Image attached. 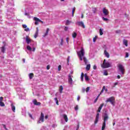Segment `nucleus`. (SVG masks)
I'll use <instances>...</instances> for the list:
<instances>
[{"instance_id":"obj_1","label":"nucleus","mask_w":130,"mask_h":130,"mask_svg":"<svg viewBox=\"0 0 130 130\" xmlns=\"http://www.w3.org/2000/svg\"><path fill=\"white\" fill-rule=\"evenodd\" d=\"M77 54L78 55V57L79 58L80 60H83L85 64H87V63H88V60L87 59V58L85 57V49H83V48H81L80 51L77 52Z\"/></svg>"},{"instance_id":"obj_2","label":"nucleus","mask_w":130,"mask_h":130,"mask_svg":"<svg viewBox=\"0 0 130 130\" xmlns=\"http://www.w3.org/2000/svg\"><path fill=\"white\" fill-rule=\"evenodd\" d=\"M103 117L104 118V122L103 123L102 130H104L105 129V127L106 126V122L107 121V120H108V118H109L107 112H105L104 113V115L103 116Z\"/></svg>"},{"instance_id":"obj_3","label":"nucleus","mask_w":130,"mask_h":130,"mask_svg":"<svg viewBox=\"0 0 130 130\" xmlns=\"http://www.w3.org/2000/svg\"><path fill=\"white\" fill-rule=\"evenodd\" d=\"M103 69H108V68H111L112 66L111 65V62L109 61L106 62V59H104L103 63L101 65Z\"/></svg>"},{"instance_id":"obj_4","label":"nucleus","mask_w":130,"mask_h":130,"mask_svg":"<svg viewBox=\"0 0 130 130\" xmlns=\"http://www.w3.org/2000/svg\"><path fill=\"white\" fill-rule=\"evenodd\" d=\"M118 71L120 73H121V75H124V72L125 71V69H124V67L122 64H119L118 66Z\"/></svg>"},{"instance_id":"obj_5","label":"nucleus","mask_w":130,"mask_h":130,"mask_svg":"<svg viewBox=\"0 0 130 130\" xmlns=\"http://www.w3.org/2000/svg\"><path fill=\"white\" fill-rule=\"evenodd\" d=\"M42 122H44V114L43 113H41V115L40 116L39 121L38 122V123H41Z\"/></svg>"},{"instance_id":"obj_6","label":"nucleus","mask_w":130,"mask_h":130,"mask_svg":"<svg viewBox=\"0 0 130 130\" xmlns=\"http://www.w3.org/2000/svg\"><path fill=\"white\" fill-rule=\"evenodd\" d=\"M106 102H110V103L112 105H114L115 104V99H114V98H110V99H108L106 101Z\"/></svg>"},{"instance_id":"obj_7","label":"nucleus","mask_w":130,"mask_h":130,"mask_svg":"<svg viewBox=\"0 0 130 130\" xmlns=\"http://www.w3.org/2000/svg\"><path fill=\"white\" fill-rule=\"evenodd\" d=\"M26 49L28 50V51H33V52H35V50H36V48L33 47L32 48L31 46L27 45L26 47Z\"/></svg>"},{"instance_id":"obj_8","label":"nucleus","mask_w":130,"mask_h":130,"mask_svg":"<svg viewBox=\"0 0 130 130\" xmlns=\"http://www.w3.org/2000/svg\"><path fill=\"white\" fill-rule=\"evenodd\" d=\"M34 21H36L35 22V25H38L39 22H42V23H43V21H42L40 19H39V18H38L37 17H34Z\"/></svg>"},{"instance_id":"obj_9","label":"nucleus","mask_w":130,"mask_h":130,"mask_svg":"<svg viewBox=\"0 0 130 130\" xmlns=\"http://www.w3.org/2000/svg\"><path fill=\"white\" fill-rule=\"evenodd\" d=\"M73 76H68V83L70 85H73Z\"/></svg>"},{"instance_id":"obj_10","label":"nucleus","mask_w":130,"mask_h":130,"mask_svg":"<svg viewBox=\"0 0 130 130\" xmlns=\"http://www.w3.org/2000/svg\"><path fill=\"white\" fill-rule=\"evenodd\" d=\"M76 24L82 27L83 28H85V24H84V22H83V21H78L76 23Z\"/></svg>"},{"instance_id":"obj_11","label":"nucleus","mask_w":130,"mask_h":130,"mask_svg":"<svg viewBox=\"0 0 130 130\" xmlns=\"http://www.w3.org/2000/svg\"><path fill=\"white\" fill-rule=\"evenodd\" d=\"M103 13L105 16H107L108 15V14H109L108 10L106 9V8L103 9Z\"/></svg>"},{"instance_id":"obj_12","label":"nucleus","mask_w":130,"mask_h":130,"mask_svg":"<svg viewBox=\"0 0 130 130\" xmlns=\"http://www.w3.org/2000/svg\"><path fill=\"white\" fill-rule=\"evenodd\" d=\"M33 103H34V105L39 106L41 105V103L38 102L37 100H34Z\"/></svg>"},{"instance_id":"obj_13","label":"nucleus","mask_w":130,"mask_h":130,"mask_svg":"<svg viewBox=\"0 0 130 130\" xmlns=\"http://www.w3.org/2000/svg\"><path fill=\"white\" fill-rule=\"evenodd\" d=\"M3 101H4V98H0V106L2 107H5V103Z\"/></svg>"},{"instance_id":"obj_14","label":"nucleus","mask_w":130,"mask_h":130,"mask_svg":"<svg viewBox=\"0 0 130 130\" xmlns=\"http://www.w3.org/2000/svg\"><path fill=\"white\" fill-rule=\"evenodd\" d=\"M25 39L27 44H30V43H31V39H30V38H29V37L28 36H26Z\"/></svg>"},{"instance_id":"obj_15","label":"nucleus","mask_w":130,"mask_h":130,"mask_svg":"<svg viewBox=\"0 0 130 130\" xmlns=\"http://www.w3.org/2000/svg\"><path fill=\"white\" fill-rule=\"evenodd\" d=\"M11 106L12 111H13V112H15V111H16V107L14 106V104L12 103Z\"/></svg>"},{"instance_id":"obj_16","label":"nucleus","mask_w":130,"mask_h":130,"mask_svg":"<svg viewBox=\"0 0 130 130\" xmlns=\"http://www.w3.org/2000/svg\"><path fill=\"white\" fill-rule=\"evenodd\" d=\"M36 30H37V31H36V33L35 34V36H34L35 38H37V37L38 36V33L39 32V30L38 29V27H37Z\"/></svg>"},{"instance_id":"obj_17","label":"nucleus","mask_w":130,"mask_h":130,"mask_svg":"<svg viewBox=\"0 0 130 130\" xmlns=\"http://www.w3.org/2000/svg\"><path fill=\"white\" fill-rule=\"evenodd\" d=\"M104 54L105 56H106V57H107L108 58H109L110 55H109V53L107 52V51L106 50L104 51Z\"/></svg>"},{"instance_id":"obj_18","label":"nucleus","mask_w":130,"mask_h":130,"mask_svg":"<svg viewBox=\"0 0 130 130\" xmlns=\"http://www.w3.org/2000/svg\"><path fill=\"white\" fill-rule=\"evenodd\" d=\"M84 78L86 82H88L90 79H89V77H88V75H87V74H84Z\"/></svg>"},{"instance_id":"obj_19","label":"nucleus","mask_w":130,"mask_h":130,"mask_svg":"<svg viewBox=\"0 0 130 130\" xmlns=\"http://www.w3.org/2000/svg\"><path fill=\"white\" fill-rule=\"evenodd\" d=\"M63 119H64L65 121L66 122H68V116L66 114H64L63 115Z\"/></svg>"},{"instance_id":"obj_20","label":"nucleus","mask_w":130,"mask_h":130,"mask_svg":"<svg viewBox=\"0 0 130 130\" xmlns=\"http://www.w3.org/2000/svg\"><path fill=\"white\" fill-rule=\"evenodd\" d=\"M1 51L3 53H5V51H6V47L5 46L1 47Z\"/></svg>"},{"instance_id":"obj_21","label":"nucleus","mask_w":130,"mask_h":130,"mask_svg":"<svg viewBox=\"0 0 130 130\" xmlns=\"http://www.w3.org/2000/svg\"><path fill=\"white\" fill-rule=\"evenodd\" d=\"M34 77V74L33 73H30L29 74V77L30 80H32V79H33Z\"/></svg>"},{"instance_id":"obj_22","label":"nucleus","mask_w":130,"mask_h":130,"mask_svg":"<svg viewBox=\"0 0 130 130\" xmlns=\"http://www.w3.org/2000/svg\"><path fill=\"white\" fill-rule=\"evenodd\" d=\"M49 31V28H47L46 32L44 35V37H45V36H47L48 35V32Z\"/></svg>"},{"instance_id":"obj_23","label":"nucleus","mask_w":130,"mask_h":130,"mask_svg":"<svg viewBox=\"0 0 130 130\" xmlns=\"http://www.w3.org/2000/svg\"><path fill=\"white\" fill-rule=\"evenodd\" d=\"M62 90H63V87L62 86H60L59 88V91L60 93H62Z\"/></svg>"},{"instance_id":"obj_24","label":"nucleus","mask_w":130,"mask_h":130,"mask_svg":"<svg viewBox=\"0 0 130 130\" xmlns=\"http://www.w3.org/2000/svg\"><path fill=\"white\" fill-rule=\"evenodd\" d=\"M72 37L73 38H76V37H77V32H73L72 34Z\"/></svg>"},{"instance_id":"obj_25","label":"nucleus","mask_w":130,"mask_h":130,"mask_svg":"<svg viewBox=\"0 0 130 130\" xmlns=\"http://www.w3.org/2000/svg\"><path fill=\"white\" fill-rule=\"evenodd\" d=\"M91 69V65L90 64H88L86 66V70L87 71H89Z\"/></svg>"},{"instance_id":"obj_26","label":"nucleus","mask_w":130,"mask_h":130,"mask_svg":"<svg viewBox=\"0 0 130 130\" xmlns=\"http://www.w3.org/2000/svg\"><path fill=\"white\" fill-rule=\"evenodd\" d=\"M123 44H124L125 46H127V40H123Z\"/></svg>"},{"instance_id":"obj_27","label":"nucleus","mask_w":130,"mask_h":130,"mask_svg":"<svg viewBox=\"0 0 130 130\" xmlns=\"http://www.w3.org/2000/svg\"><path fill=\"white\" fill-rule=\"evenodd\" d=\"M81 80L82 81H84V73H81Z\"/></svg>"},{"instance_id":"obj_28","label":"nucleus","mask_w":130,"mask_h":130,"mask_svg":"<svg viewBox=\"0 0 130 130\" xmlns=\"http://www.w3.org/2000/svg\"><path fill=\"white\" fill-rule=\"evenodd\" d=\"M103 34V29L100 28V35L101 36H102Z\"/></svg>"},{"instance_id":"obj_29","label":"nucleus","mask_w":130,"mask_h":130,"mask_svg":"<svg viewBox=\"0 0 130 130\" xmlns=\"http://www.w3.org/2000/svg\"><path fill=\"white\" fill-rule=\"evenodd\" d=\"M75 11H76V7H74L72 10V17H74V14H75Z\"/></svg>"},{"instance_id":"obj_30","label":"nucleus","mask_w":130,"mask_h":130,"mask_svg":"<svg viewBox=\"0 0 130 130\" xmlns=\"http://www.w3.org/2000/svg\"><path fill=\"white\" fill-rule=\"evenodd\" d=\"M104 90H105V86H103V88L100 92V94H102L104 92Z\"/></svg>"},{"instance_id":"obj_31","label":"nucleus","mask_w":130,"mask_h":130,"mask_svg":"<svg viewBox=\"0 0 130 130\" xmlns=\"http://www.w3.org/2000/svg\"><path fill=\"white\" fill-rule=\"evenodd\" d=\"M72 22L69 20H67L66 21V25H70Z\"/></svg>"},{"instance_id":"obj_32","label":"nucleus","mask_w":130,"mask_h":130,"mask_svg":"<svg viewBox=\"0 0 130 130\" xmlns=\"http://www.w3.org/2000/svg\"><path fill=\"white\" fill-rule=\"evenodd\" d=\"M99 120V119L95 118V119L94 121V124H96V123H98Z\"/></svg>"},{"instance_id":"obj_33","label":"nucleus","mask_w":130,"mask_h":130,"mask_svg":"<svg viewBox=\"0 0 130 130\" xmlns=\"http://www.w3.org/2000/svg\"><path fill=\"white\" fill-rule=\"evenodd\" d=\"M54 100H55V101L56 102V104L57 105H58V100H57V98H55Z\"/></svg>"},{"instance_id":"obj_34","label":"nucleus","mask_w":130,"mask_h":130,"mask_svg":"<svg viewBox=\"0 0 130 130\" xmlns=\"http://www.w3.org/2000/svg\"><path fill=\"white\" fill-rule=\"evenodd\" d=\"M73 74H74V71H71L70 73L69 74L68 76H70V77H73Z\"/></svg>"},{"instance_id":"obj_35","label":"nucleus","mask_w":130,"mask_h":130,"mask_svg":"<svg viewBox=\"0 0 130 130\" xmlns=\"http://www.w3.org/2000/svg\"><path fill=\"white\" fill-rule=\"evenodd\" d=\"M89 91H90V87H87L86 89V93H88V92H89Z\"/></svg>"},{"instance_id":"obj_36","label":"nucleus","mask_w":130,"mask_h":130,"mask_svg":"<svg viewBox=\"0 0 130 130\" xmlns=\"http://www.w3.org/2000/svg\"><path fill=\"white\" fill-rule=\"evenodd\" d=\"M24 31H26V32H29V31H30V29L28 27H26L24 29Z\"/></svg>"},{"instance_id":"obj_37","label":"nucleus","mask_w":130,"mask_h":130,"mask_svg":"<svg viewBox=\"0 0 130 130\" xmlns=\"http://www.w3.org/2000/svg\"><path fill=\"white\" fill-rule=\"evenodd\" d=\"M97 40V36H95L94 38L93 39V42H96V40Z\"/></svg>"},{"instance_id":"obj_38","label":"nucleus","mask_w":130,"mask_h":130,"mask_svg":"<svg viewBox=\"0 0 130 130\" xmlns=\"http://www.w3.org/2000/svg\"><path fill=\"white\" fill-rule=\"evenodd\" d=\"M103 106H104V104L103 103L100 106L99 108H101V109H102V107H103Z\"/></svg>"},{"instance_id":"obj_39","label":"nucleus","mask_w":130,"mask_h":130,"mask_svg":"<svg viewBox=\"0 0 130 130\" xmlns=\"http://www.w3.org/2000/svg\"><path fill=\"white\" fill-rule=\"evenodd\" d=\"M79 109V106L78 105H76V107H75V110L77 111Z\"/></svg>"},{"instance_id":"obj_40","label":"nucleus","mask_w":130,"mask_h":130,"mask_svg":"<svg viewBox=\"0 0 130 130\" xmlns=\"http://www.w3.org/2000/svg\"><path fill=\"white\" fill-rule=\"evenodd\" d=\"M28 115H29V117H30V118H31V119H34V118H33V116H32V114L29 113V114H28Z\"/></svg>"},{"instance_id":"obj_41","label":"nucleus","mask_w":130,"mask_h":130,"mask_svg":"<svg viewBox=\"0 0 130 130\" xmlns=\"http://www.w3.org/2000/svg\"><path fill=\"white\" fill-rule=\"evenodd\" d=\"M60 70H61V66L59 65L58 67V70L59 71Z\"/></svg>"},{"instance_id":"obj_42","label":"nucleus","mask_w":130,"mask_h":130,"mask_svg":"<svg viewBox=\"0 0 130 130\" xmlns=\"http://www.w3.org/2000/svg\"><path fill=\"white\" fill-rule=\"evenodd\" d=\"M102 19H103V20H104L105 21H108V20H109L108 18H106L105 17H103Z\"/></svg>"},{"instance_id":"obj_43","label":"nucleus","mask_w":130,"mask_h":130,"mask_svg":"<svg viewBox=\"0 0 130 130\" xmlns=\"http://www.w3.org/2000/svg\"><path fill=\"white\" fill-rule=\"evenodd\" d=\"M82 92L83 93H85V92H86V89H85V88H82Z\"/></svg>"},{"instance_id":"obj_44","label":"nucleus","mask_w":130,"mask_h":130,"mask_svg":"<svg viewBox=\"0 0 130 130\" xmlns=\"http://www.w3.org/2000/svg\"><path fill=\"white\" fill-rule=\"evenodd\" d=\"M104 76H108V73H107V72L105 71L104 72Z\"/></svg>"},{"instance_id":"obj_45","label":"nucleus","mask_w":130,"mask_h":130,"mask_svg":"<svg viewBox=\"0 0 130 130\" xmlns=\"http://www.w3.org/2000/svg\"><path fill=\"white\" fill-rule=\"evenodd\" d=\"M99 115H100V114L99 113H97L96 115V117H95V118L99 119Z\"/></svg>"},{"instance_id":"obj_46","label":"nucleus","mask_w":130,"mask_h":130,"mask_svg":"<svg viewBox=\"0 0 130 130\" xmlns=\"http://www.w3.org/2000/svg\"><path fill=\"white\" fill-rule=\"evenodd\" d=\"M22 27H23V28L25 29L26 28H27V25L26 24H23Z\"/></svg>"},{"instance_id":"obj_47","label":"nucleus","mask_w":130,"mask_h":130,"mask_svg":"<svg viewBox=\"0 0 130 130\" xmlns=\"http://www.w3.org/2000/svg\"><path fill=\"white\" fill-rule=\"evenodd\" d=\"M2 125L3 126V127H4L5 129H6V130L8 129V128H7V126H6L5 124H3Z\"/></svg>"},{"instance_id":"obj_48","label":"nucleus","mask_w":130,"mask_h":130,"mask_svg":"<svg viewBox=\"0 0 130 130\" xmlns=\"http://www.w3.org/2000/svg\"><path fill=\"white\" fill-rule=\"evenodd\" d=\"M63 43V39H61L60 45H62Z\"/></svg>"},{"instance_id":"obj_49","label":"nucleus","mask_w":130,"mask_h":130,"mask_svg":"<svg viewBox=\"0 0 130 130\" xmlns=\"http://www.w3.org/2000/svg\"><path fill=\"white\" fill-rule=\"evenodd\" d=\"M101 109H101L100 108H99L98 110V112H101Z\"/></svg>"},{"instance_id":"obj_50","label":"nucleus","mask_w":130,"mask_h":130,"mask_svg":"<svg viewBox=\"0 0 130 130\" xmlns=\"http://www.w3.org/2000/svg\"><path fill=\"white\" fill-rule=\"evenodd\" d=\"M67 61H68V63L69 64V62H70V56H68L67 58Z\"/></svg>"},{"instance_id":"obj_51","label":"nucleus","mask_w":130,"mask_h":130,"mask_svg":"<svg viewBox=\"0 0 130 130\" xmlns=\"http://www.w3.org/2000/svg\"><path fill=\"white\" fill-rule=\"evenodd\" d=\"M93 70H96V69H97V66H96V65H94L93 67Z\"/></svg>"},{"instance_id":"obj_52","label":"nucleus","mask_w":130,"mask_h":130,"mask_svg":"<svg viewBox=\"0 0 130 130\" xmlns=\"http://www.w3.org/2000/svg\"><path fill=\"white\" fill-rule=\"evenodd\" d=\"M69 40H70V39L69 38H67L66 41H67V43H69Z\"/></svg>"},{"instance_id":"obj_53","label":"nucleus","mask_w":130,"mask_h":130,"mask_svg":"<svg viewBox=\"0 0 130 130\" xmlns=\"http://www.w3.org/2000/svg\"><path fill=\"white\" fill-rule=\"evenodd\" d=\"M125 57H128V53H127V52L126 53V55H125Z\"/></svg>"},{"instance_id":"obj_54","label":"nucleus","mask_w":130,"mask_h":130,"mask_svg":"<svg viewBox=\"0 0 130 130\" xmlns=\"http://www.w3.org/2000/svg\"><path fill=\"white\" fill-rule=\"evenodd\" d=\"M98 100V98H96L95 100L94 101V103H96Z\"/></svg>"},{"instance_id":"obj_55","label":"nucleus","mask_w":130,"mask_h":130,"mask_svg":"<svg viewBox=\"0 0 130 130\" xmlns=\"http://www.w3.org/2000/svg\"><path fill=\"white\" fill-rule=\"evenodd\" d=\"M49 69H50V66H49V65H48L47 66V70H49Z\"/></svg>"},{"instance_id":"obj_56","label":"nucleus","mask_w":130,"mask_h":130,"mask_svg":"<svg viewBox=\"0 0 130 130\" xmlns=\"http://www.w3.org/2000/svg\"><path fill=\"white\" fill-rule=\"evenodd\" d=\"M45 119H47V118H48V115H46L45 116Z\"/></svg>"},{"instance_id":"obj_57","label":"nucleus","mask_w":130,"mask_h":130,"mask_svg":"<svg viewBox=\"0 0 130 130\" xmlns=\"http://www.w3.org/2000/svg\"><path fill=\"white\" fill-rule=\"evenodd\" d=\"M104 91H105V92H107V91H108V89H107V88H105V86Z\"/></svg>"},{"instance_id":"obj_58","label":"nucleus","mask_w":130,"mask_h":130,"mask_svg":"<svg viewBox=\"0 0 130 130\" xmlns=\"http://www.w3.org/2000/svg\"><path fill=\"white\" fill-rule=\"evenodd\" d=\"M68 27L66 26L64 28L65 31H67L68 30Z\"/></svg>"},{"instance_id":"obj_59","label":"nucleus","mask_w":130,"mask_h":130,"mask_svg":"<svg viewBox=\"0 0 130 130\" xmlns=\"http://www.w3.org/2000/svg\"><path fill=\"white\" fill-rule=\"evenodd\" d=\"M116 33H120V30H116Z\"/></svg>"},{"instance_id":"obj_60","label":"nucleus","mask_w":130,"mask_h":130,"mask_svg":"<svg viewBox=\"0 0 130 130\" xmlns=\"http://www.w3.org/2000/svg\"><path fill=\"white\" fill-rule=\"evenodd\" d=\"M79 127H80V125H79V124L77 125V128L76 129V130H78Z\"/></svg>"},{"instance_id":"obj_61","label":"nucleus","mask_w":130,"mask_h":130,"mask_svg":"<svg viewBox=\"0 0 130 130\" xmlns=\"http://www.w3.org/2000/svg\"><path fill=\"white\" fill-rule=\"evenodd\" d=\"M24 15L25 16H29V14H28L27 13H25Z\"/></svg>"},{"instance_id":"obj_62","label":"nucleus","mask_w":130,"mask_h":130,"mask_svg":"<svg viewBox=\"0 0 130 130\" xmlns=\"http://www.w3.org/2000/svg\"><path fill=\"white\" fill-rule=\"evenodd\" d=\"M118 83H117V82H115V83H114V85L115 86H116V85H118Z\"/></svg>"},{"instance_id":"obj_63","label":"nucleus","mask_w":130,"mask_h":130,"mask_svg":"<svg viewBox=\"0 0 130 130\" xmlns=\"http://www.w3.org/2000/svg\"><path fill=\"white\" fill-rule=\"evenodd\" d=\"M27 17H28V18L29 19H30V18H31V16H30V15H29V14H28V15L27 16Z\"/></svg>"},{"instance_id":"obj_64","label":"nucleus","mask_w":130,"mask_h":130,"mask_svg":"<svg viewBox=\"0 0 130 130\" xmlns=\"http://www.w3.org/2000/svg\"><path fill=\"white\" fill-rule=\"evenodd\" d=\"M117 78H118V79H120V76L118 75V76H117Z\"/></svg>"}]
</instances>
